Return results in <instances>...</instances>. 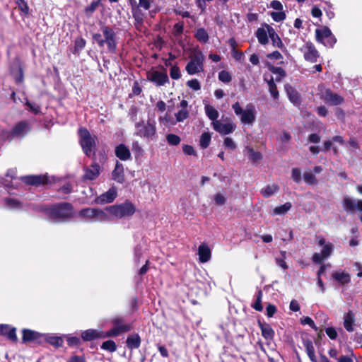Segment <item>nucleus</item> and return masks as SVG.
Returning <instances> with one entry per match:
<instances>
[{
  "instance_id": "obj_60",
  "label": "nucleus",
  "mask_w": 362,
  "mask_h": 362,
  "mask_svg": "<svg viewBox=\"0 0 362 362\" xmlns=\"http://www.w3.org/2000/svg\"><path fill=\"white\" fill-rule=\"evenodd\" d=\"M99 332H100V339L117 337V336L119 335V334L113 327L112 329H110L106 332H103V331H99Z\"/></svg>"
},
{
  "instance_id": "obj_61",
  "label": "nucleus",
  "mask_w": 362,
  "mask_h": 362,
  "mask_svg": "<svg viewBox=\"0 0 362 362\" xmlns=\"http://www.w3.org/2000/svg\"><path fill=\"white\" fill-rule=\"evenodd\" d=\"M182 151L186 155L197 156V152L191 145L184 144L182 146Z\"/></svg>"
},
{
  "instance_id": "obj_3",
  "label": "nucleus",
  "mask_w": 362,
  "mask_h": 362,
  "mask_svg": "<svg viewBox=\"0 0 362 362\" xmlns=\"http://www.w3.org/2000/svg\"><path fill=\"white\" fill-rule=\"evenodd\" d=\"M134 135L148 140H153L156 134V126L154 120L148 119L146 122L141 120L135 124Z\"/></svg>"
},
{
  "instance_id": "obj_55",
  "label": "nucleus",
  "mask_w": 362,
  "mask_h": 362,
  "mask_svg": "<svg viewBox=\"0 0 362 362\" xmlns=\"http://www.w3.org/2000/svg\"><path fill=\"white\" fill-rule=\"evenodd\" d=\"M17 5L21 11L25 16L29 15V7L27 2L25 0H18Z\"/></svg>"
},
{
  "instance_id": "obj_32",
  "label": "nucleus",
  "mask_w": 362,
  "mask_h": 362,
  "mask_svg": "<svg viewBox=\"0 0 362 362\" xmlns=\"http://www.w3.org/2000/svg\"><path fill=\"white\" fill-rule=\"evenodd\" d=\"M249 160L252 163H257L262 159V154L259 151H256L250 146L246 147Z\"/></svg>"
},
{
  "instance_id": "obj_9",
  "label": "nucleus",
  "mask_w": 362,
  "mask_h": 362,
  "mask_svg": "<svg viewBox=\"0 0 362 362\" xmlns=\"http://www.w3.org/2000/svg\"><path fill=\"white\" fill-rule=\"evenodd\" d=\"M203 57L202 53L194 55L186 65L185 69L188 74L193 75L204 70Z\"/></svg>"
},
{
  "instance_id": "obj_10",
  "label": "nucleus",
  "mask_w": 362,
  "mask_h": 362,
  "mask_svg": "<svg viewBox=\"0 0 362 362\" xmlns=\"http://www.w3.org/2000/svg\"><path fill=\"white\" fill-rule=\"evenodd\" d=\"M93 157L95 156V153H93ZM94 162L90 165V167L84 169V174L82 177L83 180H94L100 175V166L95 162V158H93Z\"/></svg>"
},
{
  "instance_id": "obj_59",
  "label": "nucleus",
  "mask_w": 362,
  "mask_h": 362,
  "mask_svg": "<svg viewBox=\"0 0 362 362\" xmlns=\"http://www.w3.org/2000/svg\"><path fill=\"white\" fill-rule=\"evenodd\" d=\"M8 339H10L13 342H16L18 341V337L16 335V329L14 327H11L9 326V328L7 331V334L6 335Z\"/></svg>"
},
{
  "instance_id": "obj_17",
  "label": "nucleus",
  "mask_w": 362,
  "mask_h": 362,
  "mask_svg": "<svg viewBox=\"0 0 362 362\" xmlns=\"http://www.w3.org/2000/svg\"><path fill=\"white\" fill-rule=\"evenodd\" d=\"M284 88L291 103H292L295 106H300L302 103L300 93L288 83L286 84Z\"/></svg>"
},
{
  "instance_id": "obj_50",
  "label": "nucleus",
  "mask_w": 362,
  "mask_h": 362,
  "mask_svg": "<svg viewBox=\"0 0 362 362\" xmlns=\"http://www.w3.org/2000/svg\"><path fill=\"white\" fill-rule=\"evenodd\" d=\"M218 79L223 83H228L231 81L232 76L229 71L223 70L218 73Z\"/></svg>"
},
{
  "instance_id": "obj_51",
  "label": "nucleus",
  "mask_w": 362,
  "mask_h": 362,
  "mask_svg": "<svg viewBox=\"0 0 362 362\" xmlns=\"http://www.w3.org/2000/svg\"><path fill=\"white\" fill-rule=\"evenodd\" d=\"M189 117V111L187 109H181L175 114L176 121L182 122Z\"/></svg>"
},
{
  "instance_id": "obj_13",
  "label": "nucleus",
  "mask_w": 362,
  "mask_h": 362,
  "mask_svg": "<svg viewBox=\"0 0 362 362\" xmlns=\"http://www.w3.org/2000/svg\"><path fill=\"white\" fill-rule=\"evenodd\" d=\"M105 43L107 44L110 52H115L116 51V35L112 29L109 27H105L103 30Z\"/></svg>"
},
{
  "instance_id": "obj_29",
  "label": "nucleus",
  "mask_w": 362,
  "mask_h": 362,
  "mask_svg": "<svg viewBox=\"0 0 362 362\" xmlns=\"http://www.w3.org/2000/svg\"><path fill=\"white\" fill-rule=\"evenodd\" d=\"M100 332L93 329L85 330L81 333V339L84 341H90L96 339H100Z\"/></svg>"
},
{
  "instance_id": "obj_64",
  "label": "nucleus",
  "mask_w": 362,
  "mask_h": 362,
  "mask_svg": "<svg viewBox=\"0 0 362 362\" xmlns=\"http://www.w3.org/2000/svg\"><path fill=\"white\" fill-rule=\"evenodd\" d=\"M66 362H86V357L83 356H71Z\"/></svg>"
},
{
  "instance_id": "obj_56",
  "label": "nucleus",
  "mask_w": 362,
  "mask_h": 362,
  "mask_svg": "<svg viewBox=\"0 0 362 362\" xmlns=\"http://www.w3.org/2000/svg\"><path fill=\"white\" fill-rule=\"evenodd\" d=\"M66 341H67L68 346H69L71 347L78 346H80V344L81 343L80 338H78L77 337H71V336L66 337Z\"/></svg>"
},
{
  "instance_id": "obj_57",
  "label": "nucleus",
  "mask_w": 362,
  "mask_h": 362,
  "mask_svg": "<svg viewBox=\"0 0 362 362\" xmlns=\"http://www.w3.org/2000/svg\"><path fill=\"white\" fill-rule=\"evenodd\" d=\"M291 178L296 183H300L301 181V172L300 169L294 168L291 170Z\"/></svg>"
},
{
  "instance_id": "obj_38",
  "label": "nucleus",
  "mask_w": 362,
  "mask_h": 362,
  "mask_svg": "<svg viewBox=\"0 0 362 362\" xmlns=\"http://www.w3.org/2000/svg\"><path fill=\"white\" fill-rule=\"evenodd\" d=\"M205 112L207 117L212 122L218 121L217 119L219 116L218 112L211 105H206L204 107Z\"/></svg>"
},
{
  "instance_id": "obj_21",
  "label": "nucleus",
  "mask_w": 362,
  "mask_h": 362,
  "mask_svg": "<svg viewBox=\"0 0 362 362\" xmlns=\"http://www.w3.org/2000/svg\"><path fill=\"white\" fill-rule=\"evenodd\" d=\"M112 178L120 184L124 183L125 181L123 165L118 160L116 161L115 169L112 173Z\"/></svg>"
},
{
  "instance_id": "obj_40",
  "label": "nucleus",
  "mask_w": 362,
  "mask_h": 362,
  "mask_svg": "<svg viewBox=\"0 0 362 362\" xmlns=\"http://www.w3.org/2000/svg\"><path fill=\"white\" fill-rule=\"evenodd\" d=\"M211 139V136L209 132H204L202 134L199 140V146L201 148L205 149L209 147Z\"/></svg>"
},
{
  "instance_id": "obj_1",
  "label": "nucleus",
  "mask_w": 362,
  "mask_h": 362,
  "mask_svg": "<svg viewBox=\"0 0 362 362\" xmlns=\"http://www.w3.org/2000/svg\"><path fill=\"white\" fill-rule=\"evenodd\" d=\"M45 214L56 222L70 221L76 216L74 206L70 202H59L45 209Z\"/></svg>"
},
{
  "instance_id": "obj_47",
  "label": "nucleus",
  "mask_w": 362,
  "mask_h": 362,
  "mask_svg": "<svg viewBox=\"0 0 362 362\" xmlns=\"http://www.w3.org/2000/svg\"><path fill=\"white\" fill-rule=\"evenodd\" d=\"M303 179L305 182L309 185H313L317 183L316 177L311 173L305 172L303 173Z\"/></svg>"
},
{
  "instance_id": "obj_62",
  "label": "nucleus",
  "mask_w": 362,
  "mask_h": 362,
  "mask_svg": "<svg viewBox=\"0 0 362 362\" xmlns=\"http://www.w3.org/2000/svg\"><path fill=\"white\" fill-rule=\"evenodd\" d=\"M25 127H26L25 122H18L14 126V127L13 129V132L15 134H20L25 130Z\"/></svg>"
},
{
  "instance_id": "obj_26",
  "label": "nucleus",
  "mask_w": 362,
  "mask_h": 362,
  "mask_svg": "<svg viewBox=\"0 0 362 362\" xmlns=\"http://www.w3.org/2000/svg\"><path fill=\"white\" fill-rule=\"evenodd\" d=\"M86 41L82 37H78L74 40V46L71 47L70 52L76 56H79L81 52L86 47Z\"/></svg>"
},
{
  "instance_id": "obj_15",
  "label": "nucleus",
  "mask_w": 362,
  "mask_h": 362,
  "mask_svg": "<svg viewBox=\"0 0 362 362\" xmlns=\"http://www.w3.org/2000/svg\"><path fill=\"white\" fill-rule=\"evenodd\" d=\"M78 216L88 218L103 219L106 217V214L100 209L86 208L79 211Z\"/></svg>"
},
{
  "instance_id": "obj_46",
  "label": "nucleus",
  "mask_w": 362,
  "mask_h": 362,
  "mask_svg": "<svg viewBox=\"0 0 362 362\" xmlns=\"http://www.w3.org/2000/svg\"><path fill=\"white\" fill-rule=\"evenodd\" d=\"M166 141L170 146H177L181 141L180 137L174 134H168L166 135Z\"/></svg>"
},
{
  "instance_id": "obj_34",
  "label": "nucleus",
  "mask_w": 362,
  "mask_h": 362,
  "mask_svg": "<svg viewBox=\"0 0 362 362\" xmlns=\"http://www.w3.org/2000/svg\"><path fill=\"white\" fill-rule=\"evenodd\" d=\"M291 207H292V204L291 202H286L285 204H284L281 206H276L273 209L272 215H273V216H276V215L284 216L286 214H287V212L291 209Z\"/></svg>"
},
{
  "instance_id": "obj_41",
  "label": "nucleus",
  "mask_w": 362,
  "mask_h": 362,
  "mask_svg": "<svg viewBox=\"0 0 362 362\" xmlns=\"http://www.w3.org/2000/svg\"><path fill=\"white\" fill-rule=\"evenodd\" d=\"M101 0L93 1L90 5L87 6L84 8V13L87 16H91L93 13L96 11L98 6L100 5Z\"/></svg>"
},
{
  "instance_id": "obj_42",
  "label": "nucleus",
  "mask_w": 362,
  "mask_h": 362,
  "mask_svg": "<svg viewBox=\"0 0 362 362\" xmlns=\"http://www.w3.org/2000/svg\"><path fill=\"white\" fill-rule=\"evenodd\" d=\"M100 349L112 353L117 350V344L113 340L109 339L102 343Z\"/></svg>"
},
{
  "instance_id": "obj_4",
  "label": "nucleus",
  "mask_w": 362,
  "mask_h": 362,
  "mask_svg": "<svg viewBox=\"0 0 362 362\" xmlns=\"http://www.w3.org/2000/svg\"><path fill=\"white\" fill-rule=\"evenodd\" d=\"M78 142L84 154L90 157L95 148V138L92 137L90 132L86 127L78 129Z\"/></svg>"
},
{
  "instance_id": "obj_8",
  "label": "nucleus",
  "mask_w": 362,
  "mask_h": 362,
  "mask_svg": "<svg viewBox=\"0 0 362 362\" xmlns=\"http://www.w3.org/2000/svg\"><path fill=\"white\" fill-rule=\"evenodd\" d=\"M160 67L163 69V72L151 71L147 73V79L154 83L157 86H162L169 83V78L166 69L163 66H160Z\"/></svg>"
},
{
  "instance_id": "obj_58",
  "label": "nucleus",
  "mask_w": 362,
  "mask_h": 362,
  "mask_svg": "<svg viewBox=\"0 0 362 362\" xmlns=\"http://www.w3.org/2000/svg\"><path fill=\"white\" fill-rule=\"evenodd\" d=\"M132 151L136 158L141 156L144 153V151L138 141H135L132 144Z\"/></svg>"
},
{
  "instance_id": "obj_2",
  "label": "nucleus",
  "mask_w": 362,
  "mask_h": 362,
  "mask_svg": "<svg viewBox=\"0 0 362 362\" xmlns=\"http://www.w3.org/2000/svg\"><path fill=\"white\" fill-rule=\"evenodd\" d=\"M105 210L113 216L122 218L132 216L136 211V207L130 200L126 199L124 202L120 204L107 206Z\"/></svg>"
},
{
  "instance_id": "obj_25",
  "label": "nucleus",
  "mask_w": 362,
  "mask_h": 362,
  "mask_svg": "<svg viewBox=\"0 0 362 362\" xmlns=\"http://www.w3.org/2000/svg\"><path fill=\"white\" fill-rule=\"evenodd\" d=\"M332 276L335 281H337L339 284L342 286L349 284L351 282L350 274L345 272H333Z\"/></svg>"
},
{
  "instance_id": "obj_49",
  "label": "nucleus",
  "mask_w": 362,
  "mask_h": 362,
  "mask_svg": "<svg viewBox=\"0 0 362 362\" xmlns=\"http://www.w3.org/2000/svg\"><path fill=\"white\" fill-rule=\"evenodd\" d=\"M25 105L28 107V110L35 115H40L41 113L40 106L33 103L28 100L26 101Z\"/></svg>"
},
{
  "instance_id": "obj_30",
  "label": "nucleus",
  "mask_w": 362,
  "mask_h": 362,
  "mask_svg": "<svg viewBox=\"0 0 362 362\" xmlns=\"http://www.w3.org/2000/svg\"><path fill=\"white\" fill-rule=\"evenodd\" d=\"M243 124H252L255 120V112L253 109H247L243 111L240 117Z\"/></svg>"
},
{
  "instance_id": "obj_48",
  "label": "nucleus",
  "mask_w": 362,
  "mask_h": 362,
  "mask_svg": "<svg viewBox=\"0 0 362 362\" xmlns=\"http://www.w3.org/2000/svg\"><path fill=\"white\" fill-rule=\"evenodd\" d=\"M270 16L276 22L283 21L286 18V13L282 11H272Z\"/></svg>"
},
{
  "instance_id": "obj_6",
  "label": "nucleus",
  "mask_w": 362,
  "mask_h": 362,
  "mask_svg": "<svg viewBox=\"0 0 362 362\" xmlns=\"http://www.w3.org/2000/svg\"><path fill=\"white\" fill-rule=\"evenodd\" d=\"M300 50L303 52L305 60L308 62L315 63L320 57L319 52L313 43L310 41L306 42Z\"/></svg>"
},
{
  "instance_id": "obj_19",
  "label": "nucleus",
  "mask_w": 362,
  "mask_h": 362,
  "mask_svg": "<svg viewBox=\"0 0 362 362\" xmlns=\"http://www.w3.org/2000/svg\"><path fill=\"white\" fill-rule=\"evenodd\" d=\"M113 328L120 334L127 332L132 328L131 324H126L124 320L120 317H116L112 320Z\"/></svg>"
},
{
  "instance_id": "obj_37",
  "label": "nucleus",
  "mask_w": 362,
  "mask_h": 362,
  "mask_svg": "<svg viewBox=\"0 0 362 362\" xmlns=\"http://www.w3.org/2000/svg\"><path fill=\"white\" fill-rule=\"evenodd\" d=\"M194 37L201 43H206L209 41V36L207 31L203 28H199L194 33Z\"/></svg>"
},
{
  "instance_id": "obj_39",
  "label": "nucleus",
  "mask_w": 362,
  "mask_h": 362,
  "mask_svg": "<svg viewBox=\"0 0 362 362\" xmlns=\"http://www.w3.org/2000/svg\"><path fill=\"white\" fill-rule=\"evenodd\" d=\"M46 341L56 348L62 346L64 339L62 337L49 336L46 337Z\"/></svg>"
},
{
  "instance_id": "obj_53",
  "label": "nucleus",
  "mask_w": 362,
  "mask_h": 362,
  "mask_svg": "<svg viewBox=\"0 0 362 362\" xmlns=\"http://www.w3.org/2000/svg\"><path fill=\"white\" fill-rule=\"evenodd\" d=\"M268 69L272 73L274 74H278L281 77H285L286 76V71L283 69L281 67L269 65L268 66Z\"/></svg>"
},
{
  "instance_id": "obj_63",
  "label": "nucleus",
  "mask_w": 362,
  "mask_h": 362,
  "mask_svg": "<svg viewBox=\"0 0 362 362\" xmlns=\"http://www.w3.org/2000/svg\"><path fill=\"white\" fill-rule=\"evenodd\" d=\"M277 312V308L274 304H268L266 307V315L268 317H272Z\"/></svg>"
},
{
  "instance_id": "obj_45",
  "label": "nucleus",
  "mask_w": 362,
  "mask_h": 362,
  "mask_svg": "<svg viewBox=\"0 0 362 362\" xmlns=\"http://www.w3.org/2000/svg\"><path fill=\"white\" fill-rule=\"evenodd\" d=\"M256 36L260 44L266 45L268 42L267 33L264 28H258L256 32Z\"/></svg>"
},
{
  "instance_id": "obj_43",
  "label": "nucleus",
  "mask_w": 362,
  "mask_h": 362,
  "mask_svg": "<svg viewBox=\"0 0 362 362\" xmlns=\"http://www.w3.org/2000/svg\"><path fill=\"white\" fill-rule=\"evenodd\" d=\"M4 203L6 206L11 209L22 208V203L16 199L6 197L4 199Z\"/></svg>"
},
{
  "instance_id": "obj_33",
  "label": "nucleus",
  "mask_w": 362,
  "mask_h": 362,
  "mask_svg": "<svg viewBox=\"0 0 362 362\" xmlns=\"http://www.w3.org/2000/svg\"><path fill=\"white\" fill-rule=\"evenodd\" d=\"M354 315L351 310H349L344 315V326L346 331H354Z\"/></svg>"
},
{
  "instance_id": "obj_18",
  "label": "nucleus",
  "mask_w": 362,
  "mask_h": 362,
  "mask_svg": "<svg viewBox=\"0 0 362 362\" xmlns=\"http://www.w3.org/2000/svg\"><path fill=\"white\" fill-rule=\"evenodd\" d=\"M258 326L261 330L262 336L266 341L270 342L274 340L275 332L269 324L258 320Z\"/></svg>"
},
{
  "instance_id": "obj_27",
  "label": "nucleus",
  "mask_w": 362,
  "mask_h": 362,
  "mask_svg": "<svg viewBox=\"0 0 362 362\" xmlns=\"http://www.w3.org/2000/svg\"><path fill=\"white\" fill-rule=\"evenodd\" d=\"M330 35L331 30L326 26L322 27V28H317L315 30L316 40L323 45H325V40L327 38V37L330 36Z\"/></svg>"
},
{
  "instance_id": "obj_7",
  "label": "nucleus",
  "mask_w": 362,
  "mask_h": 362,
  "mask_svg": "<svg viewBox=\"0 0 362 362\" xmlns=\"http://www.w3.org/2000/svg\"><path fill=\"white\" fill-rule=\"evenodd\" d=\"M20 180L25 185L35 187H39L51 183V180L47 174L23 176Z\"/></svg>"
},
{
  "instance_id": "obj_5",
  "label": "nucleus",
  "mask_w": 362,
  "mask_h": 362,
  "mask_svg": "<svg viewBox=\"0 0 362 362\" xmlns=\"http://www.w3.org/2000/svg\"><path fill=\"white\" fill-rule=\"evenodd\" d=\"M320 98L324 102L332 106H336L344 103V99L340 95L334 93L329 88H324L320 90Z\"/></svg>"
},
{
  "instance_id": "obj_16",
  "label": "nucleus",
  "mask_w": 362,
  "mask_h": 362,
  "mask_svg": "<svg viewBox=\"0 0 362 362\" xmlns=\"http://www.w3.org/2000/svg\"><path fill=\"white\" fill-rule=\"evenodd\" d=\"M212 125L214 129L222 135L233 133L236 127L235 124L231 122L222 123L218 120L212 122Z\"/></svg>"
},
{
  "instance_id": "obj_12",
  "label": "nucleus",
  "mask_w": 362,
  "mask_h": 362,
  "mask_svg": "<svg viewBox=\"0 0 362 362\" xmlns=\"http://www.w3.org/2000/svg\"><path fill=\"white\" fill-rule=\"evenodd\" d=\"M117 196L116 187H110L106 192L97 197L94 202L97 204H105L112 202Z\"/></svg>"
},
{
  "instance_id": "obj_35",
  "label": "nucleus",
  "mask_w": 362,
  "mask_h": 362,
  "mask_svg": "<svg viewBox=\"0 0 362 362\" xmlns=\"http://www.w3.org/2000/svg\"><path fill=\"white\" fill-rule=\"evenodd\" d=\"M264 80L267 82L269 86V91L274 99H278L279 96V93L277 89V86L274 82V79L272 76L270 77L269 79H267L265 76L264 77Z\"/></svg>"
},
{
  "instance_id": "obj_44",
  "label": "nucleus",
  "mask_w": 362,
  "mask_h": 362,
  "mask_svg": "<svg viewBox=\"0 0 362 362\" xmlns=\"http://www.w3.org/2000/svg\"><path fill=\"white\" fill-rule=\"evenodd\" d=\"M263 293L262 290H259L256 295V300L255 303L251 305L253 309L257 311H262L263 306L262 305V298Z\"/></svg>"
},
{
  "instance_id": "obj_52",
  "label": "nucleus",
  "mask_w": 362,
  "mask_h": 362,
  "mask_svg": "<svg viewBox=\"0 0 362 362\" xmlns=\"http://www.w3.org/2000/svg\"><path fill=\"white\" fill-rule=\"evenodd\" d=\"M73 191V185L70 182H65L62 186H61L58 189V192H62L65 194H69Z\"/></svg>"
},
{
  "instance_id": "obj_36",
  "label": "nucleus",
  "mask_w": 362,
  "mask_h": 362,
  "mask_svg": "<svg viewBox=\"0 0 362 362\" xmlns=\"http://www.w3.org/2000/svg\"><path fill=\"white\" fill-rule=\"evenodd\" d=\"M279 190V187L276 184L266 186L264 189H261V194L264 198H269L274 195Z\"/></svg>"
},
{
  "instance_id": "obj_20",
  "label": "nucleus",
  "mask_w": 362,
  "mask_h": 362,
  "mask_svg": "<svg viewBox=\"0 0 362 362\" xmlns=\"http://www.w3.org/2000/svg\"><path fill=\"white\" fill-rule=\"evenodd\" d=\"M115 154L119 160L126 161L131 158V152L124 144H119L115 148Z\"/></svg>"
},
{
  "instance_id": "obj_54",
  "label": "nucleus",
  "mask_w": 362,
  "mask_h": 362,
  "mask_svg": "<svg viewBox=\"0 0 362 362\" xmlns=\"http://www.w3.org/2000/svg\"><path fill=\"white\" fill-rule=\"evenodd\" d=\"M170 76L171 78L177 80L181 77L180 68L177 64L173 65L170 70Z\"/></svg>"
},
{
  "instance_id": "obj_23",
  "label": "nucleus",
  "mask_w": 362,
  "mask_h": 362,
  "mask_svg": "<svg viewBox=\"0 0 362 362\" xmlns=\"http://www.w3.org/2000/svg\"><path fill=\"white\" fill-rule=\"evenodd\" d=\"M302 342L305 348L306 353L310 360L312 362H317L313 341L308 337H302Z\"/></svg>"
},
{
  "instance_id": "obj_11",
  "label": "nucleus",
  "mask_w": 362,
  "mask_h": 362,
  "mask_svg": "<svg viewBox=\"0 0 362 362\" xmlns=\"http://www.w3.org/2000/svg\"><path fill=\"white\" fill-rule=\"evenodd\" d=\"M334 245L331 243H327L321 250L320 253H314L312 260L314 263L320 264L325 259L328 258L332 253Z\"/></svg>"
},
{
  "instance_id": "obj_28",
  "label": "nucleus",
  "mask_w": 362,
  "mask_h": 362,
  "mask_svg": "<svg viewBox=\"0 0 362 362\" xmlns=\"http://www.w3.org/2000/svg\"><path fill=\"white\" fill-rule=\"evenodd\" d=\"M40 337V334L33 330L24 329L23 330L22 341L23 342H31L37 341Z\"/></svg>"
},
{
  "instance_id": "obj_14",
  "label": "nucleus",
  "mask_w": 362,
  "mask_h": 362,
  "mask_svg": "<svg viewBox=\"0 0 362 362\" xmlns=\"http://www.w3.org/2000/svg\"><path fill=\"white\" fill-rule=\"evenodd\" d=\"M105 43L107 44L110 52H115L116 51V35L112 29L109 27H105L103 30Z\"/></svg>"
},
{
  "instance_id": "obj_24",
  "label": "nucleus",
  "mask_w": 362,
  "mask_h": 362,
  "mask_svg": "<svg viewBox=\"0 0 362 362\" xmlns=\"http://www.w3.org/2000/svg\"><path fill=\"white\" fill-rule=\"evenodd\" d=\"M141 344V339L137 333H134L129 335L126 339V346L130 350L139 348Z\"/></svg>"
},
{
  "instance_id": "obj_31",
  "label": "nucleus",
  "mask_w": 362,
  "mask_h": 362,
  "mask_svg": "<svg viewBox=\"0 0 362 362\" xmlns=\"http://www.w3.org/2000/svg\"><path fill=\"white\" fill-rule=\"evenodd\" d=\"M264 25H267V32L269 33V37L271 38V40L273 42V45L279 48L282 47L283 43L281 42V40L280 39L279 35L276 33L274 30L271 26H269V24H264Z\"/></svg>"
},
{
  "instance_id": "obj_22",
  "label": "nucleus",
  "mask_w": 362,
  "mask_h": 362,
  "mask_svg": "<svg viewBox=\"0 0 362 362\" xmlns=\"http://www.w3.org/2000/svg\"><path fill=\"white\" fill-rule=\"evenodd\" d=\"M199 260L202 263L209 261L211 257V252L209 247L205 243H202L198 248Z\"/></svg>"
}]
</instances>
